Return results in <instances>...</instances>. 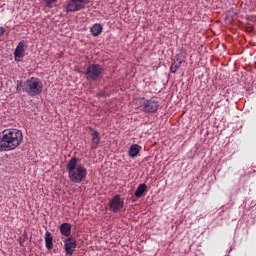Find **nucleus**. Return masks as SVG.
Here are the masks:
<instances>
[{"label":"nucleus","instance_id":"1","mask_svg":"<svg viewBox=\"0 0 256 256\" xmlns=\"http://www.w3.org/2000/svg\"><path fill=\"white\" fill-rule=\"evenodd\" d=\"M23 141V132L17 129H6L0 132V151H15Z\"/></svg>","mask_w":256,"mask_h":256},{"label":"nucleus","instance_id":"2","mask_svg":"<svg viewBox=\"0 0 256 256\" xmlns=\"http://www.w3.org/2000/svg\"><path fill=\"white\" fill-rule=\"evenodd\" d=\"M66 169L68 171V177L72 183H82L87 179V168L82 164H79V159L77 157H72L67 165Z\"/></svg>","mask_w":256,"mask_h":256},{"label":"nucleus","instance_id":"3","mask_svg":"<svg viewBox=\"0 0 256 256\" xmlns=\"http://www.w3.org/2000/svg\"><path fill=\"white\" fill-rule=\"evenodd\" d=\"M134 105L143 113L153 114L159 111V102L155 99H147L145 97L135 98Z\"/></svg>","mask_w":256,"mask_h":256},{"label":"nucleus","instance_id":"4","mask_svg":"<svg viewBox=\"0 0 256 256\" xmlns=\"http://www.w3.org/2000/svg\"><path fill=\"white\" fill-rule=\"evenodd\" d=\"M23 92L27 93L29 97H37L43 91V81L37 77L27 79L23 84Z\"/></svg>","mask_w":256,"mask_h":256},{"label":"nucleus","instance_id":"5","mask_svg":"<svg viewBox=\"0 0 256 256\" xmlns=\"http://www.w3.org/2000/svg\"><path fill=\"white\" fill-rule=\"evenodd\" d=\"M103 67L99 64H90L86 72L80 71L83 75L86 76L87 81H97L103 75Z\"/></svg>","mask_w":256,"mask_h":256},{"label":"nucleus","instance_id":"6","mask_svg":"<svg viewBox=\"0 0 256 256\" xmlns=\"http://www.w3.org/2000/svg\"><path fill=\"white\" fill-rule=\"evenodd\" d=\"M91 0H68L66 4L67 13H77V11H81L85 9L86 5H89Z\"/></svg>","mask_w":256,"mask_h":256},{"label":"nucleus","instance_id":"7","mask_svg":"<svg viewBox=\"0 0 256 256\" xmlns=\"http://www.w3.org/2000/svg\"><path fill=\"white\" fill-rule=\"evenodd\" d=\"M124 205L125 201L123 200V198H121L120 195H115L108 203V207L112 211V213H119L120 210L123 209Z\"/></svg>","mask_w":256,"mask_h":256},{"label":"nucleus","instance_id":"8","mask_svg":"<svg viewBox=\"0 0 256 256\" xmlns=\"http://www.w3.org/2000/svg\"><path fill=\"white\" fill-rule=\"evenodd\" d=\"M25 49H27V42L22 40L18 43L17 47L14 51V59L15 61H21L23 57H25Z\"/></svg>","mask_w":256,"mask_h":256},{"label":"nucleus","instance_id":"9","mask_svg":"<svg viewBox=\"0 0 256 256\" xmlns=\"http://www.w3.org/2000/svg\"><path fill=\"white\" fill-rule=\"evenodd\" d=\"M64 249L66 251V255H73V253H75V249H77V240L73 237H68L64 241Z\"/></svg>","mask_w":256,"mask_h":256},{"label":"nucleus","instance_id":"10","mask_svg":"<svg viewBox=\"0 0 256 256\" xmlns=\"http://www.w3.org/2000/svg\"><path fill=\"white\" fill-rule=\"evenodd\" d=\"M88 129L91 132L92 137L91 149H97L99 147V143H101V136L94 128L89 127Z\"/></svg>","mask_w":256,"mask_h":256},{"label":"nucleus","instance_id":"11","mask_svg":"<svg viewBox=\"0 0 256 256\" xmlns=\"http://www.w3.org/2000/svg\"><path fill=\"white\" fill-rule=\"evenodd\" d=\"M60 233L64 237H69V235H71V224L70 223H62L60 225Z\"/></svg>","mask_w":256,"mask_h":256},{"label":"nucleus","instance_id":"12","mask_svg":"<svg viewBox=\"0 0 256 256\" xmlns=\"http://www.w3.org/2000/svg\"><path fill=\"white\" fill-rule=\"evenodd\" d=\"M45 247L48 251L53 249V235L49 231L45 233Z\"/></svg>","mask_w":256,"mask_h":256},{"label":"nucleus","instance_id":"13","mask_svg":"<svg viewBox=\"0 0 256 256\" xmlns=\"http://www.w3.org/2000/svg\"><path fill=\"white\" fill-rule=\"evenodd\" d=\"M140 151H141V146H139V144H133L131 145L128 151V155L129 157L135 158L137 157V155H139Z\"/></svg>","mask_w":256,"mask_h":256},{"label":"nucleus","instance_id":"14","mask_svg":"<svg viewBox=\"0 0 256 256\" xmlns=\"http://www.w3.org/2000/svg\"><path fill=\"white\" fill-rule=\"evenodd\" d=\"M182 64H183V60L179 59V55H176V60L171 65L170 71L172 73H177V70H179L181 68Z\"/></svg>","mask_w":256,"mask_h":256},{"label":"nucleus","instance_id":"15","mask_svg":"<svg viewBox=\"0 0 256 256\" xmlns=\"http://www.w3.org/2000/svg\"><path fill=\"white\" fill-rule=\"evenodd\" d=\"M90 31L93 37H99V34L103 33V26L96 23L90 28Z\"/></svg>","mask_w":256,"mask_h":256},{"label":"nucleus","instance_id":"16","mask_svg":"<svg viewBox=\"0 0 256 256\" xmlns=\"http://www.w3.org/2000/svg\"><path fill=\"white\" fill-rule=\"evenodd\" d=\"M145 191H147V185H146V184H140V185L137 187V189H136L134 195H135V197H136L137 199H141V197H143V193H145Z\"/></svg>","mask_w":256,"mask_h":256},{"label":"nucleus","instance_id":"17","mask_svg":"<svg viewBox=\"0 0 256 256\" xmlns=\"http://www.w3.org/2000/svg\"><path fill=\"white\" fill-rule=\"evenodd\" d=\"M25 241H27V233H24L22 236L19 237L20 247H23V245L25 244Z\"/></svg>","mask_w":256,"mask_h":256},{"label":"nucleus","instance_id":"18","mask_svg":"<svg viewBox=\"0 0 256 256\" xmlns=\"http://www.w3.org/2000/svg\"><path fill=\"white\" fill-rule=\"evenodd\" d=\"M43 1L46 4V7H49L51 9V7H53V3H55V1L57 0H43Z\"/></svg>","mask_w":256,"mask_h":256},{"label":"nucleus","instance_id":"19","mask_svg":"<svg viewBox=\"0 0 256 256\" xmlns=\"http://www.w3.org/2000/svg\"><path fill=\"white\" fill-rule=\"evenodd\" d=\"M21 90L23 91V82L17 81L16 91L20 93Z\"/></svg>","mask_w":256,"mask_h":256},{"label":"nucleus","instance_id":"20","mask_svg":"<svg viewBox=\"0 0 256 256\" xmlns=\"http://www.w3.org/2000/svg\"><path fill=\"white\" fill-rule=\"evenodd\" d=\"M5 35V28L3 26L0 27V37H3Z\"/></svg>","mask_w":256,"mask_h":256},{"label":"nucleus","instance_id":"21","mask_svg":"<svg viewBox=\"0 0 256 256\" xmlns=\"http://www.w3.org/2000/svg\"><path fill=\"white\" fill-rule=\"evenodd\" d=\"M98 97H107V94H106L105 91H100V92L98 93Z\"/></svg>","mask_w":256,"mask_h":256},{"label":"nucleus","instance_id":"22","mask_svg":"<svg viewBox=\"0 0 256 256\" xmlns=\"http://www.w3.org/2000/svg\"><path fill=\"white\" fill-rule=\"evenodd\" d=\"M3 90V78L0 77V91Z\"/></svg>","mask_w":256,"mask_h":256}]
</instances>
